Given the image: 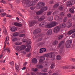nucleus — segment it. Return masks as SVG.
<instances>
[{"label":"nucleus","mask_w":75,"mask_h":75,"mask_svg":"<svg viewBox=\"0 0 75 75\" xmlns=\"http://www.w3.org/2000/svg\"><path fill=\"white\" fill-rule=\"evenodd\" d=\"M58 8L59 10H60V11H62L64 10V6L63 5H61L60 6H59Z\"/></svg>","instance_id":"obj_22"},{"label":"nucleus","mask_w":75,"mask_h":75,"mask_svg":"<svg viewBox=\"0 0 75 75\" xmlns=\"http://www.w3.org/2000/svg\"><path fill=\"white\" fill-rule=\"evenodd\" d=\"M52 34V30L51 29L49 30L46 33V34L48 35H50Z\"/></svg>","instance_id":"obj_13"},{"label":"nucleus","mask_w":75,"mask_h":75,"mask_svg":"<svg viewBox=\"0 0 75 75\" xmlns=\"http://www.w3.org/2000/svg\"><path fill=\"white\" fill-rule=\"evenodd\" d=\"M33 1H30L29 0H23L22 1L23 7L26 8L27 7H30L32 5H35L38 1V0H33Z\"/></svg>","instance_id":"obj_4"},{"label":"nucleus","mask_w":75,"mask_h":75,"mask_svg":"<svg viewBox=\"0 0 75 75\" xmlns=\"http://www.w3.org/2000/svg\"><path fill=\"white\" fill-rule=\"evenodd\" d=\"M32 71H34V72H37V71H38V69L37 68H33L32 69Z\"/></svg>","instance_id":"obj_38"},{"label":"nucleus","mask_w":75,"mask_h":75,"mask_svg":"<svg viewBox=\"0 0 75 75\" xmlns=\"http://www.w3.org/2000/svg\"><path fill=\"white\" fill-rule=\"evenodd\" d=\"M71 65L64 66L63 67V69H68V68H70L71 69Z\"/></svg>","instance_id":"obj_20"},{"label":"nucleus","mask_w":75,"mask_h":75,"mask_svg":"<svg viewBox=\"0 0 75 75\" xmlns=\"http://www.w3.org/2000/svg\"><path fill=\"white\" fill-rule=\"evenodd\" d=\"M44 44H45V42H43L41 43H39L38 45H42H42H44Z\"/></svg>","instance_id":"obj_37"},{"label":"nucleus","mask_w":75,"mask_h":75,"mask_svg":"<svg viewBox=\"0 0 75 75\" xmlns=\"http://www.w3.org/2000/svg\"><path fill=\"white\" fill-rule=\"evenodd\" d=\"M45 16H42L38 19V21H42V20L45 19Z\"/></svg>","instance_id":"obj_16"},{"label":"nucleus","mask_w":75,"mask_h":75,"mask_svg":"<svg viewBox=\"0 0 75 75\" xmlns=\"http://www.w3.org/2000/svg\"><path fill=\"white\" fill-rule=\"evenodd\" d=\"M69 11L70 13H73L74 12V9H72V8H70L69 9Z\"/></svg>","instance_id":"obj_35"},{"label":"nucleus","mask_w":75,"mask_h":75,"mask_svg":"<svg viewBox=\"0 0 75 75\" xmlns=\"http://www.w3.org/2000/svg\"><path fill=\"white\" fill-rule=\"evenodd\" d=\"M42 71L44 72H46L47 71V69L46 68L43 69H42Z\"/></svg>","instance_id":"obj_48"},{"label":"nucleus","mask_w":75,"mask_h":75,"mask_svg":"<svg viewBox=\"0 0 75 75\" xmlns=\"http://www.w3.org/2000/svg\"><path fill=\"white\" fill-rule=\"evenodd\" d=\"M53 3H54L53 1H49V3L50 4H53Z\"/></svg>","instance_id":"obj_51"},{"label":"nucleus","mask_w":75,"mask_h":75,"mask_svg":"<svg viewBox=\"0 0 75 75\" xmlns=\"http://www.w3.org/2000/svg\"><path fill=\"white\" fill-rule=\"evenodd\" d=\"M6 17H11V16H10L9 15H8V14L6 15Z\"/></svg>","instance_id":"obj_61"},{"label":"nucleus","mask_w":75,"mask_h":75,"mask_svg":"<svg viewBox=\"0 0 75 75\" xmlns=\"http://www.w3.org/2000/svg\"><path fill=\"white\" fill-rule=\"evenodd\" d=\"M60 15L61 17H64V16H65V13L64 12H61Z\"/></svg>","instance_id":"obj_29"},{"label":"nucleus","mask_w":75,"mask_h":75,"mask_svg":"<svg viewBox=\"0 0 75 75\" xmlns=\"http://www.w3.org/2000/svg\"><path fill=\"white\" fill-rule=\"evenodd\" d=\"M7 51V52H9V53H10V50L9 48H6L4 50V52H6Z\"/></svg>","instance_id":"obj_25"},{"label":"nucleus","mask_w":75,"mask_h":75,"mask_svg":"<svg viewBox=\"0 0 75 75\" xmlns=\"http://www.w3.org/2000/svg\"><path fill=\"white\" fill-rule=\"evenodd\" d=\"M6 44H7V41H6V40H5L4 42V48L6 47Z\"/></svg>","instance_id":"obj_56"},{"label":"nucleus","mask_w":75,"mask_h":75,"mask_svg":"<svg viewBox=\"0 0 75 75\" xmlns=\"http://www.w3.org/2000/svg\"><path fill=\"white\" fill-rule=\"evenodd\" d=\"M25 35V34H21L19 35V37H24Z\"/></svg>","instance_id":"obj_41"},{"label":"nucleus","mask_w":75,"mask_h":75,"mask_svg":"<svg viewBox=\"0 0 75 75\" xmlns=\"http://www.w3.org/2000/svg\"><path fill=\"white\" fill-rule=\"evenodd\" d=\"M45 6V3L42 2H40L38 3L36 5V7L38 9L41 8L40 10L38 11L36 13L37 15H40L44 13V11H46L47 9V7H44Z\"/></svg>","instance_id":"obj_1"},{"label":"nucleus","mask_w":75,"mask_h":75,"mask_svg":"<svg viewBox=\"0 0 75 75\" xmlns=\"http://www.w3.org/2000/svg\"><path fill=\"white\" fill-rule=\"evenodd\" d=\"M31 75H35V74L33 72H31Z\"/></svg>","instance_id":"obj_64"},{"label":"nucleus","mask_w":75,"mask_h":75,"mask_svg":"<svg viewBox=\"0 0 75 75\" xmlns=\"http://www.w3.org/2000/svg\"><path fill=\"white\" fill-rule=\"evenodd\" d=\"M10 64L11 67H13V66H14V62L13 61H12L11 62H10L9 63Z\"/></svg>","instance_id":"obj_32"},{"label":"nucleus","mask_w":75,"mask_h":75,"mask_svg":"<svg viewBox=\"0 0 75 75\" xmlns=\"http://www.w3.org/2000/svg\"><path fill=\"white\" fill-rule=\"evenodd\" d=\"M71 37H72V38H75V33L73 34L72 35Z\"/></svg>","instance_id":"obj_55"},{"label":"nucleus","mask_w":75,"mask_h":75,"mask_svg":"<svg viewBox=\"0 0 75 75\" xmlns=\"http://www.w3.org/2000/svg\"><path fill=\"white\" fill-rule=\"evenodd\" d=\"M49 64L48 62H45V66L46 67H47V66H48Z\"/></svg>","instance_id":"obj_46"},{"label":"nucleus","mask_w":75,"mask_h":75,"mask_svg":"<svg viewBox=\"0 0 75 75\" xmlns=\"http://www.w3.org/2000/svg\"><path fill=\"white\" fill-rule=\"evenodd\" d=\"M75 69V66L74 67L73 66H71V69Z\"/></svg>","instance_id":"obj_63"},{"label":"nucleus","mask_w":75,"mask_h":75,"mask_svg":"<svg viewBox=\"0 0 75 75\" xmlns=\"http://www.w3.org/2000/svg\"><path fill=\"white\" fill-rule=\"evenodd\" d=\"M47 74L46 73H41L40 74V75H47Z\"/></svg>","instance_id":"obj_60"},{"label":"nucleus","mask_w":75,"mask_h":75,"mask_svg":"<svg viewBox=\"0 0 75 75\" xmlns=\"http://www.w3.org/2000/svg\"><path fill=\"white\" fill-rule=\"evenodd\" d=\"M47 20L49 21H52L53 20V16H51L47 18Z\"/></svg>","instance_id":"obj_23"},{"label":"nucleus","mask_w":75,"mask_h":75,"mask_svg":"<svg viewBox=\"0 0 75 75\" xmlns=\"http://www.w3.org/2000/svg\"><path fill=\"white\" fill-rule=\"evenodd\" d=\"M1 1L2 3H4V4L6 3V1H4V0H1Z\"/></svg>","instance_id":"obj_57"},{"label":"nucleus","mask_w":75,"mask_h":75,"mask_svg":"<svg viewBox=\"0 0 75 75\" xmlns=\"http://www.w3.org/2000/svg\"><path fill=\"white\" fill-rule=\"evenodd\" d=\"M53 53L52 52H50L49 53L47 54L44 55L43 56H41L40 57L39 62L40 64H43L44 63V61L45 60V57L48 58L49 57L50 58H51L52 60H54L55 57L53 55Z\"/></svg>","instance_id":"obj_2"},{"label":"nucleus","mask_w":75,"mask_h":75,"mask_svg":"<svg viewBox=\"0 0 75 75\" xmlns=\"http://www.w3.org/2000/svg\"><path fill=\"white\" fill-rule=\"evenodd\" d=\"M60 26L61 28H64L65 27V26H66V24L65 23H62L60 24Z\"/></svg>","instance_id":"obj_26"},{"label":"nucleus","mask_w":75,"mask_h":75,"mask_svg":"<svg viewBox=\"0 0 75 75\" xmlns=\"http://www.w3.org/2000/svg\"><path fill=\"white\" fill-rule=\"evenodd\" d=\"M30 10H34V9H35V7L33 6H31V7H30Z\"/></svg>","instance_id":"obj_50"},{"label":"nucleus","mask_w":75,"mask_h":75,"mask_svg":"<svg viewBox=\"0 0 75 75\" xmlns=\"http://www.w3.org/2000/svg\"><path fill=\"white\" fill-rule=\"evenodd\" d=\"M4 34H5V35H6L7 34V32L6 29H5V30L4 31Z\"/></svg>","instance_id":"obj_43"},{"label":"nucleus","mask_w":75,"mask_h":75,"mask_svg":"<svg viewBox=\"0 0 75 75\" xmlns=\"http://www.w3.org/2000/svg\"><path fill=\"white\" fill-rule=\"evenodd\" d=\"M72 23L71 22H68L67 23L66 25H67V27H68V28H69L71 27V26H72Z\"/></svg>","instance_id":"obj_19"},{"label":"nucleus","mask_w":75,"mask_h":75,"mask_svg":"<svg viewBox=\"0 0 75 75\" xmlns=\"http://www.w3.org/2000/svg\"><path fill=\"white\" fill-rule=\"evenodd\" d=\"M22 41L23 42H26L27 48H26L25 49V51L27 52H29L30 51V49L31 48V45H30L31 44V40L30 39H23Z\"/></svg>","instance_id":"obj_5"},{"label":"nucleus","mask_w":75,"mask_h":75,"mask_svg":"<svg viewBox=\"0 0 75 75\" xmlns=\"http://www.w3.org/2000/svg\"><path fill=\"white\" fill-rule=\"evenodd\" d=\"M42 52H44L43 50H41V49H40V53H42Z\"/></svg>","instance_id":"obj_58"},{"label":"nucleus","mask_w":75,"mask_h":75,"mask_svg":"<svg viewBox=\"0 0 75 75\" xmlns=\"http://www.w3.org/2000/svg\"><path fill=\"white\" fill-rule=\"evenodd\" d=\"M64 44H65V42L64 41H62L59 43L58 45V48L60 47L61 49H62L64 48Z\"/></svg>","instance_id":"obj_10"},{"label":"nucleus","mask_w":75,"mask_h":75,"mask_svg":"<svg viewBox=\"0 0 75 75\" xmlns=\"http://www.w3.org/2000/svg\"><path fill=\"white\" fill-rule=\"evenodd\" d=\"M16 49L17 51H21V50H22L21 49V47H18L17 48H16Z\"/></svg>","instance_id":"obj_36"},{"label":"nucleus","mask_w":75,"mask_h":75,"mask_svg":"<svg viewBox=\"0 0 75 75\" xmlns=\"http://www.w3.org/2000/svg\"><path fill=\"white\" fill-rule=\"evenodd\" d=\"M57 11H55L53 13V16H55L54 17L55 20H59V16L57 15Z\"/></svg>","instance_id":"obj_11"},{"label":"nucleus","mask_w":75,"mask_h":75,"mask_svg":"<svg viewBox=\"0 0 75 75\" xmlns=\"http://www.w3.org/2000/svg\"><path fill=\"white\" fill-rule=\"evenodd\" d=\"M42 38L41 37H40V38H38V41H41V40H42Z\"/></svg>","instance_id":"obj_54"},{"label":"nucleus","mask_w":75,"mask_h":75,"mask_svg":"<svg viewBox=\"0 0 75 75\" xmlns=\"http://www.w3.org/2000/svg\"><path fill=\"white\" fill-rule=\"evenodd\" d=\"M59 6V4H56L53 6V8H56L58 7Z\"/></svg>","instance_id":"obj_30"},{"label":"nucleus","mask_w":75,"mask_h":75,"mask_svg":"<svg viewBox=\"0 0 75 75\" xmlns=\"http://www.w3.org/2000/svg\"><path fill=\"white\" fill-rule=\"evenodd\" d=\"M75 3V1L74 0H70L69 1H67L66 3V5L68 7L72 6V4H74Z\"/></svg>","instance_id":"obj_7"},{"label":"nucleus","mask_w":75,"mask_h":75,"mask_svg":"<svg viewBox=\"0 0 75 75\" xmlns=\"http://www.w3.org/2000/svg\"><path fill=\"white\" fill-rule=\"evenodd\" d=\"M18 33H13V36H18Z\"/></svg>","instance_id":"obj_47"},{"label":"nucleus","mask_w":75,"mask_h":75,"mask_svg":"<svg viewBox=\"0 0 75 75\" xmlns=\"http://www.w3.org/2000/svg\"><path fill=\"white\" fill-rule=\"evenodd\" d=\"M63 37V35H60L58 38L59 39H61V38H62Z\"/></svg>","instance_id":"obj_44"},{"label":"nucleus","mask_w":75,"mask_h":75,"mask_svg":"<svg viewBox=\"0 0 75 75\" xmlns=\"http://www.w3.org/2000/svg\"><path fill=\"white\" fill-rule=\"evenodd\" d=\"M35 23H36V22L35 21H32L29 24L30 27H32L33 26H34V25L35 24Z\"/></svg>","instance_id":"obj_15"},{"label":"nucleus","mask_w":75,"mask_h":75,"mask_svg":"<svg viewBox=\"0 0 75 75\" xmlns=\"http://www.w3.org/2000/svg\"><path fill=\"white\" fill-rule=\"evenodd\" d=\"M26 47V46L25 45H22L21 46V48L22 50H24L25 48Z\"/></svg>","instance_id":"obj_31"},{"label":"nucleus","mask_w":75,"mask_h":75,"mask_svg":"<svg viewBox=\"0 0 75 75\" xmlns=\"http://www.w3.org/2000/svg\"><path fill=\"white\" fill-rule=\"evenodd\" d=\"M52 71H50L49 72V74H50V75H51L52 74Z\"/></svg>","instance_id":"obj_62"},{"label":"nucleus","mask_w":75,"mask_h":75,"mask_svg":"<svg viewBox=\"0 0 75 75\" xmlns=\"http://www.w3.org/2000/svg\"><path fill=\"white\" fill-rule=\"evenodd\" d=\"M70 60L73 62H75V59H70Z\"/></svg>","instance_id":"obj_59"},{"label":"nucleus","mask_w":75,"mask_h":75,"mask_svg":"<svg viewBox=\"0 0 75 75\" xmlns=\"http://www.w3.org/2000/svg\"><path fill=\"white\" fill-rule=\"evenodd\" d=\"M58 42L57 41L55 40L53 42V45H55L58 44Z\"/></svg>","instance_id":"obj_33"},{"label":"nucleus","mask_w":75,"mask_h":75,"mask_svg":"<svg viewBox=\"0 0 75 75\" xmlns=\"http://www.w3.org/2000/svg\"><path fill=\"white\" fill-rule=\"evenodd\" d=\"M42 37V34H39L38 35H37L36 36H35V38H36L38 37Z\"/></svg>","instance_id":"obj_39"},{"label":"nucleus","mask_w":75,"mask_h":75,"mask_svg":"<svg viewBox=\"0 0 75 75\" xmlns=\"http://www.w3.org/2000/svg\"><path fill=\"white\" fill-rule=\"evenodd\" d=\"M17 40V39L16 38H14L12 40L13 41H16Z\"/></svg>","instance_id":"obj_52"},{"label":"nucleus","mask_w":75,"mask_h":75,"mask_svg":"<svg viewBox=\"0 0 75 75\" xmlns=\"http://www.w3.org/2000/svg\"><path fill=\"white\" fill-rule=\"evenodd\" d=\"M3 23L4 24H6V18H4V20L3 21Z\"/></svg>","instance_id":"obj_40"},{"label":"nucleus","mask_w":75,"mask_h":75,"mask_svg":"<svg viewBox=\"0 0 75 75\" xmlns=\"http://www.w3.org/2000/svg\"><path fill=\"white\" fill-rule=\"evenodd\" d=\"M43 50V51L44 52H46V51H47V49H45V48H42V49H40V50Z\"/></svg>","instance_id":"obj_45"},{"label":"nucleus","mask_w":75,"mask_h":75,"mask_svg":"<svg viewBox=\"0 0 75 75\" xmlns=\"http://www.w3.org/2000/svg\"><path fill=\"white\" fill-rule=\"evenodd\" d=\"M72 44V41L71 40H68L66 42V45L67 48H70Z\"/></svg>","instance_id":"obj_8"},{"label":"nucleus","mask_w":75,"mask_h":75,"mask_svg":"<svg viewBox=\"0 0 75 75\" xmlns=\"http://www.w3.org/2000/svg\"><path fill=\"white\" fill-rule=\"evenodd\" d=\"M41 31V29L39 28L36 29L33 32V34H37Z\"/></svg>","instance_id":"obj_12"},{"label":"nucleus","mask_w":75,"mask_h":75,"mask_svg":"<svg viewBox=\"0 0 75 75\" xmlns=\"http://www.w3.org/2000/svg\"><path fill=\"white\" fill-rule=\"evenodd\" d=\"M68 20V18L67 17H65L64 18L63 22H66Z\"/></svg>","instance_id":"obj_34"},{"label":"nucleus","mask_w":75,"mask_h":75,"mask_svg":"<svg viewBox=\"0 0 75 75\" xmlns=\"http://www.w3.org/2000/svg\"><path fill=\"white\" fill-rule=\"evenodd\" d=\"M52 13V12L51 11H49L47 12V16H50L51 15V13Z\"/></svg>","instance_id":"obj_42"},{"label":"nucleus","mask_w":75,"mask_h":75,"mask_svg":"<svg viewBox=\"0 0 75 75\" xmlns=\"http://www.w3.org/2000/svg\"><path fill=\"white\" fill-rule=\"evenodd\" d=\"M14 25L16 26H18V27H21L22 26L21 24L18 23H14Z\"/></svg>","instance_id":"obj_21"},{"label":"nucleus","mask_w":75,"mask_h":75,"mask_svg":"<svg viewBox=\"0 0 75 75\" xmlns=\"http://www.w3.org/2000/svg\"><path fill=\"white\" fill-rule=\"evenodd\" d=\"M61 27L59 26H57L54 29L53 32L54 33H57L59 31Z\"/></svg>","instance_id":"obj_9"},{"label":"nucleus","mask_w":75,"mask_h":75,"mask_svg":"<svg viewBox=\"0 0 75 75\" xmlns=\"http://www.w3.org/2000/svg\"><path fill=\"white\" fill-rule=\"evenodd\" d=\"M67 17L69 18H70L71 16V15L70 13H68L67 15Z\"/></svg>","instance_id":"obj_53"},{"label":"nucleus","mask_w":75,"mask_h":75,"mask_svg":"<svg viewBox=\"0 0 75 75\" xmlns=\"http://www.w3.org/2000/svg\"><path fill=\"white\" fill-rule=\"evenodd\" d=\"M50 67L52 69H54V68H55V63L54 62H52Z\"/></svg>","instance_id":"obj_28"},{"label":"nucleus","mask_w":75,"mask_h":75,"mask_svg":"<svg viewBox=\"0 0 75 75\" xmlns=\"http://www.w3.org/2000/svg\"><path fill=\"white\" fill-rule=\"evenodd\" d=\"M58 24V22H57L53 21L48 24L47 22L45 21H43L39 24V26L40 27L45 26L46 28H51L54 27Z\"/></svg>","instance_id":"obj_3"},{"label":"nucleus","mask_w":75,"mask_h":75,"mask_svg":"<svg viewBox=\"0 0 75 75\" xmlns=\"http://www.w3.org/2000/svg\"><path fill=\"white\" fill-rule=\"evenodd\" d=\"M36 68H38L39 69H42L44 67L42 64H38L36 65Z\"/></svg>","instance_id":"obj_17"},{"label":"nucleus","mask_w":75,"mask_h":75,"mask_svg":"<svg viewBox=\"0 0 75 75\" xmlns=\"http://www.w3.org/2000/svg\"><path fill=\"white\" fill-rule=\"evenodd\" d=\"M62 57L60 55H57L56 57V59L57 60H60L61 59Z\"/></svg>","instance_id":"obj_27"},{"label":"nucleus","mask_w":75,"mask_h":75,"mask_svg":"<svg viewBox=\"0 0 75 75\" xmlns=\"http://www.w3.org/2000/svg\"><path fill=\"white\" fill-rule=\"evenodd\" d=\"M74 33H75V29L71 30L67 33H64L62 35H63V37H68Z\"/></svg>","instance_id":"obj_6"},{"label":"nucleus","mask_w":75,"mask_h":75,"mask_svg":"<svg viewBox=\"0 0 75 75\" xmlns=\"http://www.w3.org/2000/svg\"><path fill=\"white\" fill-rule=\"evenodd\" d=\"M6 14V13H2L1 14V15L2 17H4Z\"/></svg>","instance_id":"obj_49"},{"label":"nucleus","mask_w":75,"mask_h":75,"mask_svg":"<svg viewBox=\"0 0 75 75\" xmlns=\"http://www.w3.org/2000/svg\"><path fill=\"white\" fill-rule=\"evenodd\" d=\"M10 30L12 32H15V31H16V30H17V28L14 26H13L12 27L10 28Z\"/></svg>","instance_id":"obj_14"},{"label":"nucleus","mask_w":75,"mask_h":75,"mask_svg":"<svg viewBox=\"0 0 75 75\" xmlns=\"http://www.w3.org/2000/svg\"><path fill=\"white\" fill-rule=\"evenodd\" d=\"M32 62L33 64H37V59L33 58L32 60Z\"/></svg>","instance_id":"obj_18"},{"label":"nucleus","mask_w":75,"mask_h":75,"mask_svg":"<svg viewBox=\"0 0 75 75\" xmlns=\"http://www.w3.org/2000/svg\"><path fill=\"white\" fill-rule=\"evenodd\" d=\"M15 68L16 69V70L17 72H18L19 70V67H18V66L15 64Z\"/></svg>","instance_id":"obj_24"}]
</instances>
